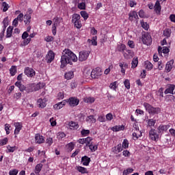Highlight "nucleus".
Wrapping results in <instances>:
<instances>
[{"mask_svg": "<svg viewBox=\"0 0 175 175\" xmlns=\"http://www.w3.org/2000/svg\"><path fill=\"white\" fill-rule=\"evenodd\" d=\"M155 124H157V120L155 119H149L148 120V126H154Z\"/></svg>", "mask_w": 175, "mask_h": 175, "instance_id": "obj_41", "label": "nucleus"}, {"mask_svg": "<svg viewBox=\"0 0 175 175\" xmlns=\"http://www.w3.org/2000/svg\"><path fill=\"white\" fill-rule=\"evenodd\" d=\"M55 58V53L53 51H49L46 55V62L47 64H51Z\"/></svg>", "mask_w": 175, "mask_h": 175, "instance_id": "obj_12", "label": "nucleus"}, {"mask_svg": "<svg viewBox=\"0 0 175 175\" xmlns=\"http://www.w3.org/2000/svg\"><path fill=\"white\" fill-rule=\"evenodd\" d=\"M90 133V130H85L83 129L81 131V136H83V137H85V136H88Z\"/></svg>", "mask_w": 175, "mask_h": 175, "instance_id": "obj_42", "label": "nucleus"}, {"mask_svg": "<svg viewBox=\"0 0 175 175\" xmlns=\"http://www.w3.org/2000/svg\"><path fill=\"white\" fill-rule=\"evenodd\" d=\"M80 14H81V17H83V18L85 20H85L88 19L89 15L86 11H81Z\"/></svg>", "mask_w": 175, "mask_h": 175, "instance_id": "obj_45", "label": "nucleus"}, {"mask_svg": "<svg viewBox=\"0 0 175 175\" xmlns=\"http://www.w3.org/2000/svg\"><path fill=\"white\" fill-rule=\"evenodd\" d=\"M119 66L121 69L120 72L123 74V75H125V68L124 67V63H119Z\"/></svg>", "mask_w": 175, "mask_h": 175, "instance_id": "obj_58", "label": "nucleus"}, {"mask_svg": "<svg viewBox=\"0 0 175 175\" xmlns=\"http://www.w3.org/2000/svg\"><path fill=\"white\" fill-rule=\"evenodd\" d=\"M77 8L80 10H85V3L84 2L79 3H78Z\"/></svg>", "mask_w": 175, "mask_h": 175, "instance_id": "obj_52", "label": "nucleus"}, {"mask_svg": "<svg viewBox=\"0 0 175 175\" xmlns=\"http://www.w3.org/2000/svg\"><path fill=\"white\" fill-rule=\"evenodd\" d=\"M171 124H160L159 126L157 128L158 129V133H163L164 132H166V131H167V129H169V128H170Z\"/></svg>", "mask_w": 175, "mask_h": 175, "instance_id": "obj_13", "label": "nucleus"}, {"mask_svg": "<svg viewBox=\"0 0 175 175\" xmlns=\"http://www.w3.org/2000/svg\"><path fill=\"white\" fill-rule=\"evenodd\" d=\"M127 44L130 47V49H135V42L132 40H129Z\"/></svg>", "mask_w": 175, "mask_h": 175, "instance_id": "obj_63", "label": "nucleus"}, {"mask_svg": "<svg viewBox=\"0 0 175 175\" xmlns=\"http://www.w3.org/2000/svg\"><path fill=\"white\" fill-rule=\"evenodd\" d=\"M174 89L175 85L173 84H170L167 85V89L164 91V94H165V95H167V94H172V95H173L174 94Z\"/></svg>", "mask_w": 175, "mask_h": 175, "instance_id": "obj_14", "label": "nucleus"}, {"mask_svg": "<svg viewBox=\"0 0 175 175\" xmlns=\"http://www.w3.org/2000/svg\"><path fill=\"white\" fill-rule=\"evenodd\" d=\"M37 105L40 109H44L47 106V98H38L37 100Z\"/></svg>", "mask_w": 175, "mask_h": 175, "instance_id": "obj_9", "label": "nucleus"}, {"mask_svg": "<svg viewBox=\"0 0 175 175\" xmlns=\"http://www.w3.org/2000/svg\"><path fill=\"white\" fill-rule=\"evenodd\" d=\"M124 57L125 59H131L135 57V52L131 49H126V52L123 53Z\"/></svg>", "mask_w": 175, "mask_h": 175, "instance_id": "obj_11", "label": "nucleus"}, {"mask_svg": "<svg viewBox=\"0 0 175 175\" xmlns=\"http://www.w3.org/2000/svg\"><path fill=\"white\" fill-rule=\"evenodd\" d=\"M18 147L14 146H10V145H8L7 146V152H14V151H16V150H18Z\"/></svg>", "mask_w": 175, "mask_h": 175, "instance_id": "obj_36", "label": "nucleus"}, {"mask_svg": "<svg viewBox=\"0 0 175 175\" xmlns=\"http://www.w3.org/2000/svg\"><path fill=\"white\" fill-rule=\"evenodd\" d=\"M149 137L150 140H152L153 142H158L159 134L157 132V130L152 129L149 131Z\"/></svg>", "mask_w": 175, "mask_h": 175, "instance_id": "obj_7", "label": "nucleus"}, {"mask_svg": "<svg viewBox=\"0 0 175 175\" xmlns=\"http://www.w3.org/2000/svg\"><path fill=\"white\" fill-rule=\"evenodd\" d=\"M10 73L11 76H16V74L17 73V66H12L10 69Z\"/></svg>", "mask_w": 175, "mask_h": 175, "instance_id": "obj_33", "label": "nucleus"}, {"mask_svg": "<svg viewBox=\"0 0 175 175\" xmlns=\"http://www.w3.org/2000/svg\"><path fill=\"white\" fill-rule=\"evenodd\" d=\"M2 8L3 12H8V10H9V4L4 1L2 3Z\"/></svg>", "mask_w": 175, "mask_h": 175, "instance_id": "obj_50", "label": "nucleus"}, {"mask_svg": "<svg viewBox=\"0 0 175 175\" xmlns=\"http://www.w3.org/2000/svg\"><path fill=\"white\" fill-rule=\"evenodd\" d=\"M141 25L142 28L145 29V31H148V29L150 28V25H148V23H147V22L142 21Z\"/></svg>", "mask_w": 175, "mask_h": 175, "instance_id": "obj_44", "label": "nucleus"}, {"mask_svg": "<svg viewBox=\"0 0 175 175\" xmlns=\"http://www.w3.org/2000/svg\"><path fill=\"white\" fill-rule=\"evenodd\" d=\"M35 140L37 144H43L44 143V137L37 133L35 135Z\"/></svg>", "mask_w": 175, "mask_h": 175, "instance_id": "obj_16", "label": "nucleus"}, {"mask_svg": "<svg viewBox=\"0 0 175 175\" xmlns=\"http://www.w3.org/2000/svg\"><path fill=\"white\" fill-rule=\"evenodd\" d=\"M172 35V30L170 29H165L163 31V36L165 38H170V36Z\"/></svg>", "mask_w": 175, "mask_h": 175, "instance_id": "obj_37", "label": "nucleus"}, {"mask_svg": "<svg viewBox=\"0 0 175 175\" xmlns=\"http://www.w3.org/2000/svg\"><path fill=\"white\" fill-rule=\"evenodd\" d=\"M85 143L87 147H88V146H90V144H92V137H88L85 138Z\"/></svg>", "mask_w": 175, "mask_h": 175, "instance_id": "obj_43", "label": "nucleus"}, {"mask_svg": "<svg viewBox=\"0 0 175 175\" xmlns=\"http://www.w3.org/2000/svg\"><path fill=\"white\" fill-rule=\"evenodd\" d=\"M138 64H139V59L137 58V57H133L131 62V68L135 69V68H137Z\"/></svg>", "mask_w": 175, "mask_h": 175, "instance_id": "obj_28", "label": "nucleus"}, {"mask_svg": "<svg viewBox=\"0 0 175 175\" xmlns=\"http://www.w3.org/2000/svg\"><path fill=\"white\" fill-rule=\"evenodd\" d=\"M13 33V27H8L6 31V38H12Z\"/></svg>", "mask_w": 175, "mask_h": 175, "instance_id": "obj_34", "label": "nucleus"}, {"mask_svg": "<svg viewBox=\"0 0 175 175\" xmlns=\"http://www.w3.org/2000/svg\"><path fill=\"white\" fill-rule=\"evenodd\" d=\"M85 103H94L95 102V98L92 97H88L85 98Z\"/></svg>", "mask_w": 175, "mask_h": 175, "instance_id": "obj_54", "label": "nucleus"}, {"mask_svg": "<svg viewBox=\"0 0 175 175\" xmlns=\"http://www.w3.org/2000/svg\"><path fill=\"white\" fill-rule=\"evenodd\" d=\"M68 125L70 126V129H72V131H76V130L79 129V128H80L79 123L73 122V121H70L68 123Z\"/></svg>", "mask_w": 175, "mask_h": 175, "instance_id": "obj_20", "label": "nucleus"}, {"mask_svg": "<svg viewBox=\"0 0 175 175\" xmlns=\"http://www.w3.org/2000/svg\"><path fill=\"white\" fill-rule=\"evenodd\" d=\"M111 151L114 154H119V152L122 151V145L121 144H118L116 146L112 148Z\"/></svg>", "mask_w": 175, "mask_h": 175, "instance_id": "obj_18", "label": "nucleus"}, {"mask_svg": "<svg viewBox=\"0 0 175 175\" xmlns=\"http://www.w3.org/2000/svg\"><path fill=\"white\" fill-rule=\"evenodd\" d=\"M170 51V50L169 49V48H167V46H163V49L161 46L158 47L159 54H162V53L163 54H167Z\"/></svg>", "mask_w": 175, "mask_h": 175, "instance_id": "obj_26", "label": "nucleus"}, {"mask_svg": "<svg viewBox=\"0 0 175 175\" xmlns=\"http://www.w3.org/2000/svg\"><path fill=\"white\" fill-rule=\"evenodd\" d=\"M74 149H75V143L70 142L66 145V150H67L68 152L73 151Z\"/></svg>", "mask_w": 175, "mask_h": 175, "instance_id": "obj_27", "label": "nucleus"}, {"mask_svg": "<svg viewBox=\"0 0 175 175\" xmlns=\"http://www.w3.org/2000/svg\"><path fill=\"white\" fill-rule=\"evenodd\" d=\"M46 144L48 145L49 147L53 144V137H49L46 139Z\"/></svg>", "mask_w": 175, "mask_h": 175, "instance_id": "obj_62", "label": "nucleus"}, {"mask_svg": "<svg viewBox=\"0 0 175 175\" xmlns=\"http://www.w3.org/2000/svg\"><path fill=\"white\" fill-rule=\"evenodd\" d=\"M124 84L125 88L127 90H130L131 89V82H129V79H126L124 81Z\"/></svg>", "mask_w": 175, "mask_h": 175, "instance_id": "obj_55", "label": "nucleus"}, {"mask_svg": "<svg viewBox=\"0 0 175 175\" xmlns=\"http://www.w3.org/2000/svg\"><path fill=\"white\" fill-rule=\"evenodd\" d=\"M16 18L18 21H20V23H23V20L24 18V14L23 13L19 14Z\"/></svg>", "mask_w": 175, "mask_h": 175, "instance_id": "obj_57", "label": "nucleus"}, {"mask_svg": "<svg viewBox=\"0 0 175 175\" xmlns=\"http://www.w3.org/2000/svg\"><path fill=\"white\" fill-rule=\"evenodd\" d=\"M31 38H25L23 39V42H21V46L23 47L24 46H28L29 43L31 42Z\"/></svg>", "mask_w": 175, "mask_h": 175, "instance_id": "obj_40", "label": "nucleus"}, {"mask_svg": "<svg viewBox=\"0 0 175 175\" xmlns=\"http://www.w3.org/2000/svg\"><path fill=\"white\" fill-rule=\"evenodd\" d=\"M43 168V164L39 163L37 164L34 169V173L36 175H40V172H42V169Z\"/></svg>", "mask_w": 175, "mask_h": 175, "instance_id": "obj_22", "label": "nucleus"}, {"mask_svg": "<svg viewBox=\"0 0 175 175\" xmlns=\"http://www.w3.org/2000/svg\"><path fill=\"white\" fill-rule=\"evenodd\" d=\"M13 98L15 100H18V99H20V98H21V92L15 93L14 94Z\"/></svg>", "mask_w": 175, "mask_h": 175, "instance_id": "obj_60", "label": "nucleus"}, {"mask_svg": "<svg viewBox=\"0 0 175 175\" xmlns=\"http://www.w3.org/2000/svg\"><path fill=\"white\" fill-rule=\"evenodd\" d=\"M88 147H89L92 152H95V151L98 150V145L96 144L93 145L92 143L90 145L88 146Z\"/></svg>", "mask_w": 175, "mask_h": 175, "instance_id": "obj_39", "label": "nucleus"}, {"mask_svg": "<svg viewBox=\"0 0 175 175\" xmlns=\"http://www.w3.org/2000/svg\"><path fill=\"white\" fill-rule=\"evenodd\" d=\"M61 20H62V18H59L58 16L54 18H53V21H54L53 26L58 27V25H59V24H61Z\"/></svg>", "mask_w": 175, "mask_h": 175, "instance_id": "obj_38", "label": "nucleus"}, {"mask_svg": "<svg viewBox=\"0 0 175 175\" xmlns=\"http://www.w3.org/2000/svg\"><path fill=\"white\" fill-rule=\"evenodd\" d=\"M145 65L148 70H151V69L154 68V65H152L149 61L145 62Z\"/></svg>", "mask_w": 175, "mask_h": 175, "instance_id": "obj_47", "label": "nucleus"}, {"mask_svg": "<svg viewBox=\"0 0 175 175\" xmlns=\"http://www.w3.org/2000/svg\"><path fill=\"white\" fill-rule=\"evenodd\" d=\"M126 51V46L125 44H121L120 45H118V51H119L120 53H122V54H124Z\"/></svg>", "mask_w": 175, "mask_h": 175, "instance_id": "obj_31", "label": "nucleus"}, {"mask_svg": "<svg viewBox=\"0 0 175 175\" xmlns=\"http://www.w3.org/2000/svg\"><path fill=\"white\" fill-rule=\"evenodd\" d=\"M80 18H81V17L80 16V14H74L72 16L71 22L73 24L75 23H77V21H80Z\"/></svg>", "mask_w": 175, "mask_h": 175, "instance_id": "obj_29", "label": "nucleus"}, {"mask_svg": "<svg viewBox=\"0 0 175 175\" xmlns=\"http://www.w3.org/2000/svg\"><path fill=\"white\" fill-rule=\"evenodd\" d=\"M132 136H133V139L135 141H136V140H137V139H139V137H142V136H143V133H142L141 131H137L133 133Z\"/></svg>", "mask_w": 175, "mask_h": 175, "instance_id": "obj_25", "label": "nucleus"}, {"mask_svg": "<svg viewBox=\"0 0 175 175\" xmlns=\"http://www.w3.org/2000/svg\"><path fill=\"white\" fill-rule=\"evenodd\" d=\"M8 142H9V139H8V137H5L0 141V144L1 146H6V144H8Z\"/></svg>", "mask_w": 175, "mask_h": 175, "instance_id": "obj_56", "label": "nucleus"}, {"mask_svg": "<svg viewBox=\"0 0 175 175\" xmlns=\"http://www.w3.org/2000/svg\"><path fill=\"white\" fill-rule=\"evenodd\" d=\"M9 174L10 175H17V174H18V170H17V169L11 170L9 172Z\"/></svg>", "mask_w": 175, "mask_h": 175, "instance_id": "obj_59", "label": "nucleus"}, {"mask_svg": "<svg viewBox=\"0 0 175 175\" xmlns=\"http://www.w3.org/2000/svg\"><path fill=\"white\" fill-rule=\"evenodd\" d=\"M88 74L90 75L92 79H99L102 76V68L96 67L91 72L89 71Z\"/></svg>", "mask_w": 175, "mask_h": 175, "instance_id": "obj_4", "label": "nucleus"}, {"mask_svg": "<svg viewBox=\"0 0 175 175\" xmlns=\"http://www.w3.org/2000/svg\"><path fill=\"white\" fill-rule=\"evenodd\" d=\"M64 98H65V94H64V92H59L57 94V99L62 100L64 99Z\"/></svg>", "mask_w": 175, "mask_h": 175, "instance_id": "obj_64", "label": "nucleus"}, {"mask_svg": "<svg viewBox=\"0 0 175 175\" xmlns=\"http://www.w3.org/2000/svg\"><path fill=\"white\" fill-rule=\"evenodd\" d=\"M24 23L25 25H29L31 24V14H25L24 16Z\"/></svg>", "mask_w": 175, "mask_h": 175, "instance_id": "obj_30", "label": "nucleus"}, {"mask_svg": "<svg viewBox=\"0 0 175 175\" xmlns=\"http://www.w3.org/2000/svg\"><path fill=\"white\" fill-rule=\"evenodd\" d=\"M74 76H75V74L73 73V71H69L65 73L64 77L67 80H70V79H73Z\"/></svg>", "mask_w": 175, "mask_h": 175, "instance_id": "obj_32", "label": "nucleus"}, {"mask_svg": "<svg viewBox=\"0 0 175 175\" xmlns=\"http://www.w3.org/2000/svg\"><path fill=\"white\" fill-rule=\"evenodd\" d=\"M154 9L157 14H161V11L162 10V8L161 7V3H159V1H156Z\"/></svg>", "mask_w": 175, "mask_h": 175, "instance_id": "obj_23", "label": "nucleus"}, {"mask_svg": "<svg viewBox=\"0 0 175 175\" xmlns=\"http://www.w3.org/2000/svg\"><path fill=\"white\" fill-rule=\"evenodd\" d=\"M129 16V20H130V21H133L134 18L135 20H137V18H139V16H137V13L136 12V11L131 12Z\"/></svg>", "mask_w": 175, "mask_h": 175, "instance_id": "obj_24", "label": "nucleus"}, {"mask_svg": "<svg viewBox=\"0 0 175 175\" xmlns=\"http://www.w3.org/2000/svg\"><path fill=\"white\" fill-rule=\"evenodd\" d=\"M65 105H66V100H64L62 102L54 105L53 108L55 109V110H59V109H62V107H64V106H65Z\"/></svg>", "mask_w": 175, "mask_h": 175, "instance_id": "obj_19", "label": "nucleus"}, {"mask_svg": "<svg viewBox=\"0 0 175 175\" xmlns=\"http://www.w3.org/2000/svg\"><path fill=\"white\" fill-rule=\"evenodd\" d=\"M90 54H91L90 51H80L78 58L79 61L80 62H84V61H87V59H88V57H90Z\"/></svg>", "mask_w": 175, "mask_h": 175, "instance_id": "obj_5", "label": "nucleus"}, {"mask_svg": "<svg viewBox=\"0 0 175 175\" xmlns=\"http://www.w3.org/2000/svg\"><path fill=\"white\" fill-rule=\"evenodd\" d=\"M174 64V60L171 59L170 61L167 62L165 65V72L166 73H169L172 69H173V64Z\"/></svg>", "mask_w": 175, "mask_h": 175, "instance_id": "obj_17", "label": "nucleus"}, {"mask_svg": "<svg viewBox=\"0 0 175 175\" xmlns=\"http://www.w3.org/2000/svg\"><path fill=\"white\" fill-rule=\"evenodd\" d=\"M14 126H15L14 135H18L20 133V131L23 129V123L15 122Z\"/></svg>", "mask_w": 175, "mask_h": 175, "instance_id": "obj_15", "label": "nucleus"}, {"mask_svg": "<svg viewBox=\"0 0 175 175\" xmlns=\"http://www.w3.org/2000/svg\"><path fill=\"white\" fill-rule=\"evenodd\" d=\"M78 58L76 54L73 53L70 49H64L62 52V55L61 57V69H64L68 64L69 65H73L72 62H77Z\"/></svg>", "mask_w": 175, "mask_h": 175, "instance_id": "obj_1", "label": "nucleus"}, {"mask_svg": "<svg viewBox=\"0 0 175 175\" xmlns=\"http://www.w3.org/2000/svg\"><path fill=\"white\" fill-rule=\"evenodd\" d=\"M77 170L78 172H79V173H81L82 174H88V171L87 170V168L84 167L79 166L77 167Z\"/></svg>", "mask_w": 175, "mask_h": 175, "instance_id": "obj_35", "label": "nucleus"}, {"mask_svg": "<svg viewBox=\"0 0 175 175\" xmlns=\"http://www.w3.org/2000/svg\"><path fill=\"white\" fill-rule=\"evenodd\" d=\"M46 83L39 82L38 83H30L27 85L26 92L29 94V92H33V91H39L42 88H44Z\"/></svg>", "mask_w": 175, "mask_h": 175, "instance_id": "obj_2", "label": "nucleus"}, {"mask_svg": "<svg viewBox=\"0 0 175 175\" xmlns=\"http://www.w3.org/2000/svg\"><path fill=\"white\" fill-rule=\"evenodd\" d=\"M66 103H68L70 106L75 107V106H77L79 103H80V100L77 97H70L68 99L65 100Z\"/></svg>", "mask_w": 175, "mask_h": 175, "instance_id": "obj_8", "label": "nucleus"}, {"mask_svg": "<svg viewBox=\"0 0 175 175\" xmlns=\"http://www.w3.org/2000/svg\"><path fill=\"white\" fill-rule=\"evenodd\" d=\"M90 162H91V158L87 156H84L81 158V163L82 165H83V166H88Z\"/></svg>", "mask_w": 175, "mask_h": 175, "instance_id": "obj_21", "label": "nucleus"}, {"mask_svg": "<svg viewBox=\"0 0 175 175\" xmlns=\"http://www.w3.org/2000/svg\"><path fill=\"white\" fill-rule=\"evenodd\" d=\"M66 136V134H65L64 132H59L57 135V137L59 140H61L62 139H64Z\"/></svg>", "mask_w": 175, "mask_h": 175, "instance_id": "obj_53", "label": "nucleus"}, {"mask_svg": "<svg viewBox=\"0 0 175 175\" xmlns=\"http://www.w3.org/2000/svg\"><path fill=\"white\" fill-rule=\"evenodd\" d=\"M113 129L115 132H120V131H124V126H114Z\"/></svg>", "mask_w": 175, "mask_h": 175, "instance_id": "obj_49", "label": "nucleus"}, {"mask_svg": "<svg viewBox=\"0 0 175 175\" xmlns=\"http://www.w3.org/2000/svg\"><path fill=\"white\" fill-rule=\"evenodd\" d=\"M86 121L88 122L90 121V122H96V119L93 115H91L88 117V118L86 119Z\"/></svg>", "mask_w": 175, "mask_h": 175, "instance_id": "obj_51", "label": "nucleus"}, {"mask_svg": "<svg viewBox=\"0 0 175 175\" xmlns=\"http://www.w3.org/2000/svg\"><path fill=\"white\" fill-rule=\"evenodd\" d=\"M72 24H74L75 27L77 29H80V28L83 27V25L81 24V21H78L77 22H75Z\"/></svg>", "mask_w": 175, "mask_h": 175, "instance_id": "obj_48", "label": "nucleus"}, {"mask_svg": "<svg viewBox=\"0 0 175 175\" xmlns=\"http://www.w3.org/2000/svg\"><path fill=\"white\" fill-rule=\"evenodd\" d=\"M142 41L144 44H146L147 46L151 44L152 43V38H151V36L148 33H144L142 36Z\"/></svg>", "mask_w": 175, "mask_h": 175, "instance_id": "obj_6", "label": "nucleus"}, {"mask_svg": "<svg viewBox=\"0 0 175 175\" xmlns=\"http://www.w3.org/2000/svg\"><path fill=\"white\" fill-rule=\"evenodd\" d=\"M109 88L111 90H114L116 91V90H117V81H114L113 83H111Z\"/></svg>", "mask_w": 175, "mask_h": 175, "instance_id": "obj_61", "label": "nucleus"}, {"mask_svg": "<svg viewBox=\"0 0 175 175\" xmlns=\"http://www.w3.org/2000/svg\"><path fill=\"white\" fill-rule=\"evenodd\" d=\"M25 75L27 76V77H33L35 75H36V72L33 70V68L29 67H26L24 71Z\"/></svg>", "mask_w": 175, "mask_h": 175, "instance_id": "obj_10", "label": "nucleus"}, {"mask_svg": "<svg viewBox=\"0 0 175 175\" xmlns=\"http://www.w3.org/2000/svg\"><path fill=\"white\" fill-rule=\"evenodd\" d=\"M144 107L146 111L148 112L151 116H155V114H159L161 111V108L159 107H154L152 105L149 104L148 103H144Z\"/></svg>", "mask_w": 175, "mask_h": 175, "instance_id": "obj_3", "label": "nucleus"}, {"mask_svg": "<svg viewBox=\"0 0 175 175\" xmlns=\"http://www.w3.org/2000/svg\"><path fill=\"white\" fill-rule=\"evenodd\" d=\"M128 147H129V142L128 141V139H124L123 140V142H122V148H124V149H126L128 148Z\"/></svg>", "mask_w": 175, "mask_h": 175, "instance_id": "obj_46", "label": "nucleus"}]
</instances>
